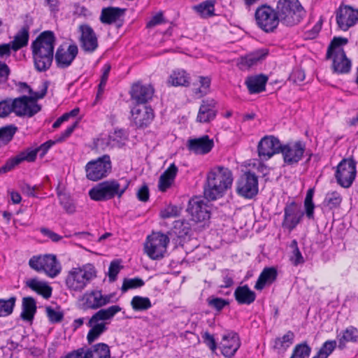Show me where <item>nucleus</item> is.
<instances>
[{
	"label": "nucleus",
	"mask_w": 358,
	"mask_h": 358,
	"mask_svg": "<svg viewBox=\"0 0 358 358\" xmlns=\"http://www.w3.org/2000/svg\"><path fill=\"white\" fill-rule=\"evenodd\" d=\"M342 202V197L337 192L328 193L324 200V205L330 210L338 208Z\"/></svg>",
	"instance_id": "nucleus-46"
},
{
	"label": "nucleus",
	"mask_w": 358,
	"mask_h": 358,
	"mask_svg": "<svg viewBox=\"0 0 358 358\" xmlns=\"http://www.w3.org/2000/svg\"><path fill=\"white\" fill-rule=\"evenodd\" d=\"M25 283L27 287L46 299L52 295V289L45 282L40 281L37 278H31L27 280Z\"/></svg>",
	"instance_id": "nucleus-35"
},
{
	"label": "nucleus",
	"mask_w": 358,
	"mask_h": 358,
	"mask_svg": "<svg viewBox=\"0 0 358 358\" xmlns=\"http://www.w3.org/2000/svg\"><path fill=\"white\" fill-rule=\"evenodd\" d=\"M17 130V127L13 124L0 128V148L7 145L13 139Z\"/></svg>",
	"instance_id": "nucleus-42"
},
{
	"label": "nucleus",
	"mask_w": 358,
	"mask_h": 358,
	"mask_svg": "<svg viewBox=\"0 0 358 358\" xmlns=\"http://www.w3.org/2000/svg\"><path fill=\"white\" fill-rule=\"evenodd\" d=\"M120 263V262L118 260H114L110 262L108 273V278L110 282L115 281L117 278V275L121 269Z\"/></svg>",
	"instance_id": "nucleus-56"
},
{
	"label": "nucleus",
	"mask_w": 358,
	"mask_h": 358,
	"mask_svg": "<svg viewBox=\"0 0 358 358\" xmlns=\"http://www.w3.org/2000/svg\"><path fill=\"white\" fill-rule=\"evenodd\" d=\"M294 334L292 331H288L283 336L276 338L274 341V349L286 350L293 343Z\"/></svg>",
	"instance_id": "nucleus-40"
},
{
	"label": "nucleus",
	"mask_w": 358,
	"mask_h": 358,
	"mask_svg": "<svg viewBox=\"0 0 358 358\" xmlns=\"http://www.w3.org/2000/svg\"><path fill=\"white\" fill-rule=\"evenodd\" d=\"M144 281L140 278H124L121 287L122 292H126L129 289H136L143 286Z\"/></svg>",
	"instance_id": "nucleus-51"
},
{
	"label": "nucleus",
	"mask_w": 358,
	"mask_h": 358,
	"mask_svg": "<svg viewBox=\"0 0 358 358\" xmlns=\"http://www.w3.org/2000/svg\"><path fill=\"white\" fill-rule=\"evenodd\" d=\"M177 173L178 167L174 164H171L159 177L158 183L159 189L162 192H166L173 182Z\"/></svg>",
	"instance_id": "nucleus-34"
},
{
	"label": "nucleus",
	"mask_w": 358,
	"mask_h": 358,
	"mask_svg": "<svg viewBox=\"0 0 358 358\" xmlns=\"http://www.w3.org/2000/svg\"><path fill=\"white\" fill-rule=\"evenodd\" d=\"M83 358H110V351L109 346L103 343L92 345L90 348H84Z\"/></svg>",
	"instance_id": "nucleus-28"
},
{
	"label": "nucleus",
	"mask_w": 358,
	"mask_h": 358,
	"mask_svg": "<svg viewBox=\"0 0 358 358\" xmlns=\"http://www.w3.org/2000/svg\"><path fill=\"white\" fill-rule=\"evenodd\" d=\"M336 20L338 27L343 31H347L358 22V9L350 6H341L336 11Z\"/></svg>",
	"instance_id": "nucleus-16"
},
{
	"label": "nucleus",
	"mask_w": 358,
	"mask_h": 358,
	"mask_svg": "<svg viewBox=\"0 0 358 358\" xmlns=\"http://www.w3.org/2000/svg\"><path fill=\"white\" fill-rule=\"evenodd\" d=\"M337 345V342L335 340H329L325 341L322 347L320 348V350L324 352L325 355H327V358L333 352V351L336 349Z\"/></svg>",
	"instance_id": "nucleus-59"
},
{
	"label": "nucleus",
	"mask_w": 358,
	"mask_h": 358,
	"mask_svg": "<svg viewBox=\"0 0 358 358\" xmlns=\"http://www.w3.org/2000/svg\"><path fill=\"white\" fill-rule=\"evenodd\" d=\"M222 354L227 358L234 356L241 346L239 336L237 333L231 331L222 337Z\"/></svg>",
	"instance_id": "nucleus-27"
},
{
	"label": "nucleus",
	"mask_w": 358,
	"mask_h": 358,
	"mask_svg": "<svg viewBox=\"0 0 358 358\" xmlns=\"http://www.w3.org/2000/svg\"><path fill=\"white\" fill-rule=\"evenodd\" d=\"M282 145L278 138L273 136H264L257 146L259 156L261 159L267 160L274 155L280 153Z\"/></svg>",
	"instance_id": "nucleus-18"
},
{
	"label": "nucleus",
	"mask_w": 358,
	"mask_h": 358,
	"mask_svg": "<svg viewBox=\"0 0 358 358\" xmlns=\"http://www.w3.org/2000/svg\"><path fill=\"white\" fill-rule=\"evenodd\" d=\"M278 276V271L274 267H266L260 273L255 288L257 290H262L266 285H271L275 281Z\"/></svg>",
	"instance_id": "nucleus-30"
},
{
	"label": "nucleus",
	"mask_w": 358,
	"mask_h": 358,
	"mask_svg": "<svg viewBox=\"0 0 358 358\" xmlns=\"http://www.w3.org/2000/svg\"><path fill=\"white\" fill-rule=\"evenodd\" d=\"M267 80V76L260 74L255 76L248 77L245 80V85L250 94H257L265 90V86Z\"/></svg>",
	"instance_id": "nucleus-33"
},
{
	"label": "nucleus",
	"mask_w": 358,
	"mask_h": 358,
	"mask_svg": "<svg viewBox=\"0 0 358 358\" xmlns=\"http://www.w3.org/2000/svg\"><path fill=\"white\" fill-rule=\"evenodd\" d=\"M268 55L267 50L262 49L257 50L244 58V63L248 66L256 64L259 61L264 59Z\"/></svg>",
	"instance_id": "nucleus-50"
},
{
	"label": "nucleus",
	"mask_w": 358,
	"mask_h": 358,
	"mask_svg": "<svg viewBox=\"0 0 358 358\" xmlns=\"http://www.w3.org/2000/svg\"><path fill=\"white\" fill-rule=\"evenodd\" d=\"M45 312L49 321L51 323H59L62 321L64 318V313L62 311H57L51 306H47Z\"/></svg>",
	"instance_id": "nucleus-53"
},
{
	"label": "nucleus",
	"mask_w": 358,
	"mask_h": 358,
	"mask_svg": "<svg viewBox=\"0 0 358 358\" xmlns=\"http://www.w3.org/2000/svg\"><path fill=\"white\" fill-rule=\"evenodd\" d=\"M55 143H57L56 141V140L55 141L50 140V141H48L45 142L44 143L41 144L37 148H35V149L27 148V150L22 151V152L24 153V154L30 153V152L33 153L34 155V158L32 160V162H34L36 158V155H37L38 152H39V155H40L41 157H43L47 153L48 150L53 145L55 144Z\"/></svg>",
	"instance_id": "nucleus-48"
},
{
	"label": "nucleus",
	"mask_w": 358,
	"mask_h": 358,
	"mask_svg": "<svg viewBox=\"0 0 358 358\" xmlns=\"http://www.w3.org/2000/svg\"><path fill=\"white\" fill-rule=\"evenodd\" d=\"M206 301L209 307L218 312L229 304L228 300L213 296H209Z\"/></svg>",
	"instance_id": "nucleus-52"
},
{
	"label": "nucleus",
	"mask_w": 358,
	"mask_h": 358,
	"mask_svg": "<svg viewBox=\"0 0 358 358\" xmlns=\"http://www.w3.org/2000/svg\"><path fill=\"white\" fill-rule=\"evenodd\" d=\"M29 266L37 272H44L49 277L55 278L61 272V265L54 255L33 256Z\"/></svg>",
	"instance_id": "nucleus-10"
},
{
	"label": "nucleus",
	"mask_w": 358,
	"mask_h": 358,
	"mask_svg": "<svg viewBox=\"0 0 358 358\" xmlns=\"http://www.w3.org/2000/svg\"><path fill=\"white\" fill-rule=\"evenodd\" d=\"M15 302V296H11L8 299H0V317L11 315L13 312Z\"/></svg>",
	"instance_id": "nucleus-45"
},
{
	"label": "nucleus",
	"mask_w": 358,
	"mask_h": 358,
	"mask_svg": "<svg viewBox=\"0 0 358 358\" xmlns=\"http://www.w3.org/2000/svg\"><path fill=\"white\" fill-rule=\"evenodd\" d=\"M289 246L292 249V256L290 257V261L292 264L294 266H298L303 264L305 262V259L299 250L296 240H293Z\"/></svg>",
	"instance_id": "nucleus-49"
},
{
	"label": "nucleus",
	"mask_w": 358,
	"mask_h": 358,
	"mask_svg": "<svg viewBox=\"0 0 358 358\" xmlns=\"http://www.w3.org/2000/svg\"><path fill=\"white\" fill-rule=\"evenodd\" d=\"M305 79V73L303 70L296 69L290 74L289 80L294 83H299Z\"/></svg>",
	"instance_id": "nucleus-60"
},
{
	"label": "nucleus",
	"mask_w": 358,
	"mask_h": 358,
	"mask_svg": "<svg viewBox=\"0 0 358 358\" xmlns=\"http://www.w3.org/2000/svg\"><path fill=\"white\" fill-rule=\"evenodd\" d=\"M80 47L86 52H94L99 45L98 38L94 29L88 24H81L78 28Z\"/></svg>",
	"instance_id": "nucleus-21"
},
{
	"label": "nucleus",
	"mask_w": 358,
	"mask_h": 358,
	"mask_svg": "<svg viewBox=\"0 0 358 358\" xmlns=\"http://www.w3.org/2000/svg\"><path fill=\"white\" fill-rule=\"evenodd\" d=\"M86 178L91 181H98L106 178L112 171V162L108 155H103L91 160L85 166Z\"/></svg>",
	"instance_id": "nucleus-9"
},
{
	"label": "nucleus",
	"mask_w": 358,
	"mask_h": 358,
	"mask_svg": "<svg viewBox=\"0 0 358 358\" xmlns=\"http://www.w3.org/2000/svg\"><path fill=\"white\" fill-rule=\"evenodd\" d=\"M234 297L238 304L250 305L256 299V294L247 285L238 286L234 291Z\"/></svg>",
	"instance_id": "nucleus-29"
},
{
	"label": "nucleus",
	"mask_w": 358,
	"mask_h": 358,
	"mask_svg": "<svg viewBox=\"0 0 358 358\" xmlns=\"http://www.w3.org/2000/svg\"><path fill=\"white\" fill-rule=\"evenodd\" d=\"M110 69H111V66L108 64H105L103 66V73H102V76L101 78V81L99 85L98 95L99 94H101L103 91V88L106 86V84L108 78Z\"/></svg>",
	"instance_id": "nucleus-58"
},
{
	"label": "nucleus",
	"mask_w": 358,
	"mask_h": 358,
	"mask_svg": "<svg viewBox=\"0 0 358 358\" xmlns=\"http://www.w3.org/2000/svg\"><path fill=\"white\" fill-rule=\"evenodd\" d=\"M56 38L53 31H44L31 43L34 67L39 72L48 70L54 58Z\"/></svg>",
	"instance_id": "nucleus-1"
},
{
	"label": "nucleus",
	"mask_w": 358,
	"mask_h": 358,
	"mask_svg": "<svg viewBox=\"0 0 358 358\" xmlns=\"http://www.w3.org/2000/svg\"><path fill=\"white\" fill-rule=\"evenodd\" d=\"M40 231L42 234L48 237L53 242H59L62 238V236L56 234L55 232H54V231H51L50 229L45 228V227L41 228Z\"/></svg>",
	"instance_id": "nucleus-62"
},
{
	"label": "nucleus",
	"mask_w": 358,
	"mask_h": 358,
	"mask_svg": "<svg viewBox=\"0 0 358 358\" xmlns=\"http://www.w3.org/2000/svg\"><path fill=\"white\" fill-rule=\"evenodd\" d=\"M36 300L31 296L24 297L22 301V312L20 317L24 321L32 322L36 313Z\"/></svg>",
	"instance_id": "nucleus-31"
},
{
	"label": "nucleus",
	"mask_w": 358,
	"mask_h": 358,
	"mask_svg": "<svg viewBox=\"0 0 358 358\" xmlns=\"http://www.w3.org/2000/svg\"><path fill=\"white\" fill-rule=\"evenodd\" d=\"M78 53V46L74 43L69 45L67 48L64 45H59L55 55L57 67L59 69L69 67L76 57Z\"/></svg>",
	"instance_id": "nucleus-19"
},
{
	"label": "nucleus",
	"mask_w": 358,
	"mask_h": 358,
	"mask_svg": "<svg viewBox=\"0 0 358 358\" xmlns=\"http://www.w3.org/2000/svg\"><path fill=\"white\" fill-rule=\"evenodd\" d=\"M231 171L224 166H216L207 174L203 189L204 196L208 201L222 197L233 183Z\"/></svg>",
	"instance_id": "nucleus-2"
},
{
	"label": "nucleus",
	"mask_w": 358,
	"mask_h": 358,
	"mask_svg": "<svg viewBox=\"0 0 358 358\" xmlns=\"http://www.w3.org/2000/svg\"><path fill=\"white\" fill-rule=\"evenodd\" d=\"M217 102L213 99L203 100L196 116V122L199 123H209L215 120L217 110Z\"/></svg>",
	"instance_id": "nucleus-25"
},
{
	"label": "nucleus",
	"mask_w": 358,
	"mask_h": 358,
	"mask_svg": "<svg viewBox=\"0 0 358 358\" xmlns=\"http://www.w3.org/2000/svg\"><path fill=\"white\" fill-rule=\"evenodd\" d=\"M357 162L352 158L342 159L336 167L335 178L337 183L344 188H349L353 183L356 175Z\"/></svg>",
	"instance_id": "nucleus-12"
},
{
	"label": "nucleus",
	"mask_w": 358,
	"mask_h": 358,
	"mask_svg": "<svg viewBox=\"0 0 358 358\" xmlns=\"http://www.w3.org/2000/svg\"><path fill=\"white\" fill-rule=\"evenodd\" d=\"M180 213V208L173 205H169L160 212V215L163 219H167L170 217H176L179 216Z\"/></svg>",
	"instance_id": "nucleus-54"
},
{
	"label": "nucleus",
	"mask_w": 358,
	"mask_h": 358,
	"mask_svg": "<svg viewBox=\"0 0 358 358\" xmlns=\"http://www.w3.org/2000/svg\"><path fill=\"white\" fill-rule=\"evenodd\" d=\"M125 9L117 7H107L101 10L100 21L103 24H111L115 22L124 13Z\"/></svg>",
	"instance_id": "nucleus-36"
},
{
	"label": "nucleus",
	"mask_w": 358,
	"mask_h": 358,
	"mask_svg": "<svg viewBox=\"0 0 358 358\" xmlns=\"http://www.w3.org/2000/svg\"><path fill=\"white\" fill-rule=\"evenodd\" d=\"M215 0H206L194 7V10L201 17H208L214 15Z\"/></svg>",
	"instance_id": "nucleus-41"
},
{
	"label": "nucleus",
	"mask_w": 358,
	"mask_h": 358,
	"mask_svg": "<svg viewBox=\"0 0 358 358\" xmlns=\"http://www.w3.org/2000/svg\"><path fill=\"white\" fill-rule=\"evenodd\" d=\"M136 196L138 199L141 201L146 202L148 201L150 193L148 185L145 184L142 185L138 190Z\"/></svg>",
	"instance_id": "nucleus-61"
},
{
	"label": "nucleus",
	"mask_w": 358,
	"mask_h": 358,
	"mask_svg": "<svg viewBox=\"0 0 358 358\" xmlns=\"http://www.w3.org/2000/svg\"><path fill=\"white\" fill-rule=\"evenodd\" d=\"M49 83H42L40 91L32 96H22L11 99L13 112L18 117H33L41 110V106L36 103L37 100L43 99L47 94Z\"/></svg>",
	"instance_id": "nucleus-4"
},
{
	"label": "nucleus",
	"mask_w": 358,
	"mask_h": 358,
	"mask_svg": "<svg viewBox=\"0 0 358 358\" xmlns=\"http://www.w3.org/2000/svg\"><path fill=\"white\" fill-rule=\"evenodd\" d=\"M276 10L280 22L287 27L299 24L306 15L299 0H278Z\"/></svg>",
	"instance_id": "nucleus-7"
},
{
	"label": "nucleus",
	"mask_w": 358,
	"mask_h": 358,
	"mask_svg": "<svg viewBox=\"0 0 358 358\" xmlns=\"http://www.w3.org/2000/svg\"><path fill=\"white\" fill-rule=\"evenodd\" d=\"M236 192L245 199H252L258 193V178L255 173L247 171L236 184Z\"/></svg>",
	"instance_id": "nucleus-15"
},
{
	"label": "nucleus",
	"mask_w": 358,
	"mask_h": 358,
	"mask_svg": "<svg viewBox=\"0 0 358 358\" xmlns=\"http://www.w3.org/2000/svg\"><path fill=\"white\" fill-rule=\"evenodd\" d=\"M311 353V348L307 342H303L297 344L292 352L290 358H308Z\"/></svg>",
	"instance_id": "nucleus-47"
},
{
	"label": "nucleus",
	"mask_w": 358,
	"mask_h": 358,
	"mask_svg": "<svg viewBox=\"0 0 358 358\" xmlns=\"http://www.w3.org/2000/svg\"><path fill=\"white\" fill-rule=\"evenodd\" d=\"M214 146L213 139L208 135L199 138H189L187 142V148L196 155H206L211 151Z\"/></svg>",
	"instance_id": "nucleus-24"
},
{
	"label": "nucleus",
	"mask_w": 358,
	"mask_h": 358,
	"mask_svg": "<svg viewBox=\"0 0 358 358\" xmlns=\"http://www.w3.org/2000/svg\"><path fill=\"white\" fill-rule=\"evenodd\" d=\"M122 310L117 305H113L107 308H101L96 312L89 320L87 325L90 327L87 335V343L91 345L97 340L107 329V320H110Z\"/></svg>",
	"instance_id": "nucleus-5"
},
{
	"label": "nucleus",
	"mask_w": 358,
	"mask_h": 358,
	"mask_svg": "<svg viewBox=\"0 0 358 358\" xmlns=\"http://www.w3.org/2000/svg\"><path fill=\"white\" fill-rule=\"evenodd\" d=\"M175 233L179 238H185L191 236L192 228L190 224L185 220H176L174 222Z\"/></svg>",
	"instance_id": "nucleus-44"
},
{
	"label": "nucleus",
	"mask_w": 358,
	"mask_h": 358,
	"mask_svg": "<svg viewBox=\"0 0 358 358\" xmlns=\"http://www.w3.org/2000/svg\"><path fill=\"white\" fill-rule=\"evenodd\" d=\"M96 277V271L88 264L79 268H73L66 278V285L71 292H81Z\"/></svg>",
	"instance_id": "nucleus-6"
},
{
	"label": "nucleus",
	"mask_w": 358,
	"mask_h": 358,
	"mask_svg": "<svg viewBox=\"0 0 358 358\" xmlns=\"http://www.w3.org/2000/svg\"><path fill=\"white\" fill-rule=\"evenodd\" d=\"M130 180L126 178L110 179L96 184L89 191L91 199L103 201L117 196L121 198L128 189Z\"/></svg>",
	"instance_id": "nucleus-3"
},
{
	"label": "nucleus",
	"mask_w": 358,
	"mask_h": 358,
	"mask_svg": "<svg viewBox=\"0 0 358 358\" xmlns=\"http://www.w3.org/2000/svg\"><path fill=\"white\" fill-rule=\"evenodd\" d=\"M303 215L304 213L301 210L294 201L286 205L284 208V219L282 227L289 231H292L301 222Z\"/></svg>",
	"instance_id": "nucleus-20"
},
{
	"label": "nucleus",
	"mask_w": 358,
	"mask_h": 358,
	"mask_svg": "<svg viewBox=\"0 0 358 358\" xmlns=\"http://www.w3.org/2000/svg\"><path fill=\"white\" fill-rule=\"evenodd\" d=\"M348 40L346 38L334 37L329 44L326 57H333L332 68L334 73H348L350 71L351 62L346 57L342 45H346Z\"/></svg>",
	"instance_id": "nucleus-8"
},
{
	"label": "nucleus",
	"mask_w": 358,
	"mask_h": 358,
	"mask_svg": "<svg viewBox=\"0 0 358 358\" xmlns=\"http://www.w3.org/2000/svg\"><path fill=\"white\" fill-rule=\"evenodd\" d=\"M13 112L11 99L0 101V117H7Z\"/></svg>",
	"instance_id": "nucleus-57"
},
{
	"label": "nucleus",
	"mask_w": 358,
	"mask_h": 358,
	"mask_svg": "<svg viewBox=\"0 0 358 358\" xmlns=\"http://www.w3.org/2000/svg\"><path fill=\"white\" fill-rule=\"evenodd\" d=\"M337 338L338 341V348L341 350L344 349L346 347V343H357L358 342V330L354 327H349L345 330L341 331L338 336Z\"/></svg>",
	"instance_id": "nucleus-37"
},
{
	"label": "nucleus",
	"mask_w": 358,
	"mask_h": 358,
	"mask_svg": "<svg viewBox=\"0 0 358 358\" xmlns=\"http://www.w3.org/2000/svg\"><path fill=\"white\" fill-rule=\"evenodd\" d=\"M60 204L67 213L72 214L76 211V206L72 199L64 194L60 197Z\"/></svg>",
	"instance_id": "nucleus-55"
},
{
	"label": "nucleus",
	"mask_w": 358,
	"mask_h": 358,
	"mask_svg": "<svg viewBox=\"0 0 358 358\" xmlns=\"http://www.w3.org/2000/svg\"><path fill=\"white\" fill-rule=\"evenodd\" d=\"M131 306L135 311H143L151 308L152 303L148 297L135 296L131 301Z\"/></svg>",
	"instance_id": "nucleus-43"
},
{
	"label": "nucleus",
	"mask_w": 358,
	"mask_h": 358,
	"mask_svg": "<svg viewBox=\"0 0 358 358\" xmlns=\"http://www.w3.org/2000/svg\"><path fill=\"white\" fill-rule=\"evenodd\" d=\"M169 243V238L162 233H154L147 238L144 249L146 254L152 259L164 257Z\"/></svg>",
	"instance_id": "nucleus-13"
},
{
	"label": "nucleus",
	"mask_w": 358,
	"mask_h": 358,
	"mask_svg": "<svg viewBox=\"0 0 358 358\" xmlns=\"http://www.w3.org/2000/svg\"><path fill=\"white\" fill-rule=\"evenodd\" d=\"M168 83L172 86L187 87L190 83V77L184 70L173 71L169 76Z\"/></svg>",
	"instance_id": "nucleus-38"
},
{
	"label": "nucleus",
	"mask_w": 358,
	"mask_h": 358,
	"mask_svg": "<svg viewBox=\"0 0 358 358\" xmlns=\"http://www.w3.org/2000/svg\"><path fill=\"white\" fill-rule=\"evenodd\" d=\"M115 294H103L101 290L95 289L86 292L80 299L83 302L82 308L85 310L99 309L111 302H113Z\"/></svg>",
	"instance_id": "nucleus-14"
},
{
	"label": "nucleus",
	"mask_w": 358,
	"mask_h": 358,
	"mask_svg": "<svg viewBox=\"0 0 358 358\" xmlns=\"http://www.w3.org/2000/svg\"><path fill=\"white\" fill-rule=\"evenodd\" d=\"M34 158V155L31 152L27 154L20 152L16 156L8 159L6 164L0 167V176L11 171L24 161L32 162Z\"/></svg>",
	"instance_id": "nucleus-32"
},
{
	"label": "nucleus",
	"mask_w": 358,
	"mask_h": 358,
	"mask_svg": "<svg viewBox=\"0 0 358 358\" xmlns=\"http://www.w3.org/2000/svg\"><path fill=\"white\" fill-rule=\"evenodd\" d=\"M304 151L305 145L301 141H296L282 145L280 153L286 165L294 166L302 159Z\"/></svg>",
	"instance_id": "nucleus-17"
},
{
	"label": "nucleus",
	"mask_w": 358,
	"mask_h": 358,
	"mask_svg": "<svg viewBox=\"0 0 358 358\" xmlns=\"http://www.w3.org/2000/svg\"><path fill=\"white\" fill-rule=\"evenodd\" d=\"M29 36V27H22L15 36L13 41L10 43L12 50L17 51L26 46L28 43Z\"/></svg>",
	"instance_id": "nucleus-39"
},
{
	"label": "nucleus",
	"mask_w": 358,
	"mask_h": 358,
	"mask_svg": "<svg viewBox=\"0 0 358 358\" xmlns=\"http://www.w3.org/2000/svg\"><path fill=\"white\" fill-rule=\"evenodd\" d=\"M164 21L163 13L162 12H159L157 13L155 15H154L148 22L146 24L147 28H152L155 27L156 25L160 24L163 23Z\"/></svg>",
	"instance_id": "nucleus-63"
},
{
	"label": "nucleus",
	"mask_w": 358,
	"mask_h": 358,
	"mask_svg": "<svg viewBox=\"0 0 358 358\" xmlns=\"http://www.w3.org/2000/svg\"><path fill=\"white\" fill-rule=\"evenodd\" d=\"M255 16L259 27L267 33L274 31L280 22L278 10L267 5L258 7Z\"/></svg>",
	"instance_id": "nucleus-11"
},
{
	"label": "nucleus",
	"mask_w": 358,
	"mask_h": 358,
	"mask_svg": "<svg viewBox=\"0 0 358 358\" xmlns=\"http://www.w3.org/2000/svg\"><path fill=\"white\" fill-rule=\"evenodd\" d=\"M131 113L132 122L137 128L147 127L154 119L153 110L145 105L136 106Z\"/></svg>",
	"instance_id": "nucleus-23"
},
{
	"label": "nucleus",
	"mask_w": 358,
	"mask_h": 358,
	"mask_svg": "<svg viewBox=\"0 0 358 358\" xmlns=\"http://www.w3.org/2000/svg\"><path fill=\"white\" fill-rule=\"evenodd\" d=\"M187 211L194 222H206L210 219V212L208 205L199 199H190Z\"/></svg>",
	"instance_id": "nucleus-22"
},
{
	"label": "nucleus",
	"mask_w": 358,
	"mask_h": 358,
	"mask_svg": "<svg viewBox=\"0 0 358 358\" xmlns=\"http://www.w3.org/2000/svg\"><path fill=\"white\" fill-rule=\"evenodd\" d=\"M154 89L151 85H143L139 83L134 84L131 90V99L136 102L137 106L144 105L152 99Z\"/></svg>",
	"instance_id": "nucleus-26"
},
{
	"label": "nucleus",
	"mask_w": 358,
	"mask_h": 358,
	"mask_svg": "<svg viewBox=\"0 0 358 358\" xmlns=\"http://www.w3.org/2000/svg\"><path fill=\"white\" fill-rule=\"evenodd\" d=\"M10 72L8 66L6 63L0 62V83L6 82Z\"/></svg>",
	"instance_id": "nucleus-64"
}]
</instances>
